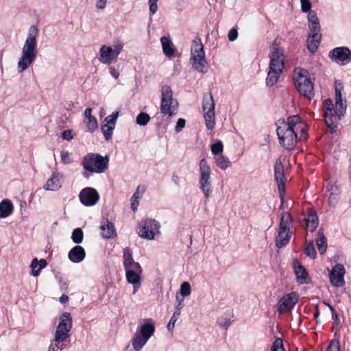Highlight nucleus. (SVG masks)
<instances>
[{
	"label": "nucleus",
	"mask_w": 351,
	"mask_h": 351,
	"mask_svg": "<svg viewBox=\"0 0 351 351\" xmlns=\"http://www.w3.org/2000/svg\"><path fill=\"white\" fill-rule=\"evenodd\" d=\"M301 137L307 138L306 126L298 115L290 116L287 121L277 125L276 133L280 145L287 150L293 149L298 142V132Z\"/></svg>",
	"instance_id": "f257e3e1"
},
{
	"label": "nucleus",
	"mask_w": 351,
	"mask_h": 351,
	"mask_svg": "<svg viewBox=\"0 0 351 351\" xmlns=\"http://www.w3.org/2000/svg\"><path fill=\"white\" fill-rule=\"evenodd\" d=\"M38 31L36 27L31 26L27 38L22 47L21 56L17 62V71L23 73L35 61L38 53L37 38Z\"/></svg>",
	"instance_id": "f03ea898"
},
{
	"label": "nucleus",
	"mask_w": 351,
	"mask_h": 351,
	"mask_svg": "<svg viewBox=\"0 0 351 351\" xmlns=\"http://www.w3.org/2000/svg\"><path fill=\"white\" fill-rule=\"evenodd\" d=\"M72 327V320L69 313H64L60 317L53 340L49 346L47 351H61L62 343L69 337V332Z\"/></svg>",
	"instance_id": "7ed1b4c3"
},
{
	"label": "nucleus",
	"mask_w": 351,
	"mask_h": 351,
	"mask_svg": "<svg viewBox=\"0 0 351 351\" xmlns=\"http://www.w3.org/2000/svg\"><path fill=\"white\" fill-rule=\"evenodd\" d=\"M308 75V73L306 70L302 69L298 73L296 74L295 73L293 80L299 93L311 100L314 97L315 93L313 84Z\"/></svg>",
	"instance_id": "20e7f679"
},
{
	"label": "nucleus",
	"mask_w": 351,
	"mask_h": 351,
	"mask_svg": "<svg viewBox=\"0 0 351 351\" xmlns=\"http://www.w3.org/2000/svg\"><path fill=\"white\" fill-rule=\"evenodd\" d=\"M161 103L160 112L164 115H168L169 117L177 114L178 103L173 99V93L171 88L168 85H164L161 88Z\"/></svg>",
	"instance_id": "39448f33"
},
{
	"label": "nucleus",
	"mask_w": 351,
	"mask_h": 351,
	"mask_svg": "<svg viewBox=\"0 0 351 351\" xmlns=\"http://www.w3.org/2000/svg\"><path fill=\"white\" fill-rule=\"evenodd\" d=\"M191 57L193 67L199 72L206 73L207 71V62L206 60L204 46L201 40H194L191 46Z\"/></svg>",
	"instance_id": "423d86ee"
},
{
	"label": "nucleus",
	"mask_w": 351,
	"mask_h": 351,
	"mask_svg": "<svg viewBox=\"0 0 351 351\" xmlns=\"http://www.w3.org/2000/svg\"><path fill=\"white\" fill-rule=\"evenodd\" d=\"M158 222L152 219H147L141 223V229L138 234L141 237L148 240L154 239L156 234L160 233Z\"/></svg>",
	"instance_id": "0eeeda50"
},
{
	"label": "nucleus",
	"mask_w": 351,
	"mask_h": 351,
	"mask_svg": "<svg viewBox=\"0 0 351 351\" xmlns=\"http://www.w3.org/2000/svg\"><path fill=\"white\" fill-rule=\"evenodd\" d=\"M199 170L201 173L199 184L205 197L208 199L210 192V168L206 159L203 158L199 162Z\"/></svg>",
	"instance_id": "6e6552de"
},
{
	"label": "nucleus",
	"mask_w": 351,
	"mask_h": 351,
	"mask_svg": "<svg viewBox=\"0 0 351 351\" xmlns=\"http://www.w3.org/2000/svg\"><path fill=\"white\" fill-rule=\"evenodd\" d=\"M328 58L340 65L351 62V51L347 47H337L330 51Z\"/></svg>",
	"instance_id": "1a4fd4ad"
},
{
	"label": "nucleus",
	"mask_w": 351,
	"mask_h": 351,
	"mask_svg": "<svg viewBox=\"0 0 351 351\" xmlns=\"http://www.w3.org/2000/svg\"><path fill=\"white\" fill-rule=\"evenodd\" d=\"M109 158L99 154H89V172L104 173L108 167Z\"/></svg>",
	"instance_id": "9d476101"
},
{
	"label": "nucleus",
	"mask_w": 351,
	"mask_h": 351,
	"mask_svg": "<svg viewBox=\"0 0 351 351\" xmlns=\"http://www.w3.org/2000/svg\"><path fill=\"white\" fill-rule=\"evenodd\" d=\"M274 176L278 184L280 197L283 200L285 195V181L284 165L280 158L277 159L274 166Z\"/></svg>",
	"instance_id": "9b49d317"
},
{
	"label": "nucleus",
	"mask_w": 351,
	"mask_h": 351,
	"mask_svg": "<svg viewBox=\"0 0 351 351\" xmlns=\"http://www.w3.org/2000/svg\"><path fill=\"white\" fill-rule=\"evenodd\" d=\"M299 295L296 292L285 295L278 303V312L282 314L291 311L298 302Z\"/></svg>",
	"instance_id": "f8f14e48"
},
{
	"label": "nucleus",
	"mask_w": 351,
	"mask_h": 351,
	"mask_svg": "<svg viewBox=\"0 0 351 351\" xmlns=\"http://www.w3.org/2000/svg\"><path fill=\"white\" fill-rule=\"evenodd\" d=\"M302 220L305 223L304 228L307 231L314 232L318 226L319 218L317 212L313 208H306L302 213Z\"/></svg>",
	"instance_id": "ddd939ff"
},
{
	"label": "nucleus",
	"mask_w": 351,
	"mask_h": 351,
	"mask_svg": "<svg viewBox=\"0 0 351 351\" xmlns=\"http://www.w3.org/2000/svg\"><path fill=\"white\" fill-rule=\"evenodd\" d=\"M346 269L343 265L336 264L330 272V280L332 286L335 287H342L344 283V275Z\"/></svg>",
	"instance_id": "4468645a"
},
{
	"label": "nucleus",
	"mask_w": 351,
	"mask_h": 351,
	"mask_svg": "<svg viewBox=\"0 0 351 351\" xmlns=\"http://www.w3.org/2000/svg\"><path fill=\"white\" fill-rule=\"evenodd\" d=\"M270 59L269 69L282 71L285 66L283 50L278 47H274Z\"/></svg>",
	"instance_id": "2eb2a0df"
},
{
	"label": "nucleus",
	"mask_w": 351,
	"mask_h": 351,
	"mask_svg": "<svg viewBox=\"0 0 351 351\" xmlns=\"http://www.w3.org/2000/svg\"><path fill=\"white\" fill-rule=\"evenodd\" d=\"M63 182V175L58 171H53L44 184L43 189L46 191H56L62 187Z\"/></svg>",
	"instance_id": "dca6fc26"
},
{
	"label": "nucleus",
	"mask_w": 351,
	"mask_h": 351,
	"mask_svg": "<svg viewBox=\"0 0 351 351\" xmlns=\"http://www.w3.org/2000/svg\"><path fill=\"white\" fill-rule=\"evenodd\" d=\"M125 271L127 281L133 285V293L134 294L141 287V276L143 272L141 266L140 270L130 269Z\"/></svg>",
	"instance_id": "f3484780"
},
{
	"label": "nucleus",
	"mask_w": 351,
	"mask_h": 351,
	"mask_svg": "<svg viewBox=\"0 0 351 351\" xmlns=\"http://www.w3.org/2000/svg\"><path fill=\"white\" fill-rule=\"evenodd\" d=\"M293 268L296 276L297 282L299 284H308L311 278L306 268L297 260L293 263Z\"/></svg>",
	"instance_id": "a211bd4d"
},
{
	"label": "nucleus",
	"mask_w": 351,
	"mask_h": 351,
	"mask_svg": "<svg viewBox=\"0 0 351 351\" xmlns=\"http://www.w3.org/2000/svg\"><path fill=\"white\" fill-rule=\"evenodd\" d=\"M339 86H341V88H339L337 84L335 86V110L338 116V119H340L341 117L344 115V113L346 110V101H343L341 95V84H339Z\"/></svg>",
	"instance_id": "6ab92c4d"
},
{
	"label": "nucleus",
	"mask_w": 351,
	"mask_h": 351,
	"mask_svg": "<svg viewBox=\"0 0 351 351\" xmlns=\"http://www.w3.org/2000/svg\"><path fill=\"white\" fill-rule=\"evenodd\" d=\"M123 258L125 270L130 269L140 270L141 265L138 263L134 261L132 257V251L130 247H127L123 250Z\"/></svg>",
	"instance_id": "aec40b11"
},
{
	"label": "nucleus",
	"mask_w": 351,
	"mask_h": 351,
	"mask_svg": "<svg viewBox=\"0 0 351 351\" xmlns=\"http://www.w3.org/2000/svg\"><path fill=\"white\" fill-rule=\"evenodd\" d=\"M100 229L104 238L112 239L117 235L114 225L107 218H102Z\"/></svg>",
	"instance_id": "412c9836"
},
{
	"label": "nucleus",
	"mask_w": 351,
	"mask_h": 351,
	"mask_svg": "<svg viewBox=\"0 0 351 351\" xmlns=\"http://www.w3.org/2000/svg\"><path fill=\"white\" fill-rule=\"evenodd\" d=\"M291 231L278 229V236L275 241L276 247L282 248L287 245L291 238Z\"/></svg>",
	"instance_id": "4be33fe9"
},
{
	"label": "nucleus",
	"mask_w": 351,
	"mask_h": 351,
	"mask_svg": "<svg viewBox=\"0 0 351 351\" xmlns=\"http://www.w3.org/2000/svg\"><path fill=\"white\" fill-rule=\"evenodd\" d=\"M324 121L327 127L330 129V133H334L337 130V125L336 122L337 121V114L336 110L330 111L323 113Z\"/></svg>",
	"instance_id": "5701e85b"
},
{
	"label": "nucleus",
	"mask_w": 351,
	"mask_h": 351,
	"mask_svg": "<svg viewBox=\"0 0 351 351\" xmlns=\"http://www.w3.org/2000/svg\"><path fill=\"white\" fill-rule=\"evenodd\" d=\"M308 29L310 34H321L319 19L315 11H311L308 15Z\"/></svg>",
	"instance_id": "b1692460"
},
{
	"label": "nucleus",
	"mask_w": 351,
	"mask_h": 351,
	"mask_svg": "<svg viewBox=\"0 0 351 351\" xmlns=\"http://www.w3.org/2000/svg\"><path fill=\"white\" fill-rule=\"evenodd\" d=\"M155 332L154 323L152 319H145V323L141 326L139 334L149 339Z\"/></svg>",
	"instance_id": "393cba45"
},
{
	"label": "nucleus",
	"mask_w": 351,
	"mask_h": 351,
	"mask_svg": "<svg viewBox=\"0 0 351 351\" xmlns=\"http://www.w3.org/2000/svg\"><path fill=\"white\" fill-rule=\"evenodd\" d=\"M86 256L84 249L80 246L76 245L72 248L69 252V258L73 263H80L84 260Z\"/></svg>",
	"instance_id": "a878e982"
},
{
	"label": "nucleus",
	"mask_w": 351,
	"mask_h": 351,
	"mask_svg": "<svg viewBox=\"0 0 351 351\" xmlns=\"http://www.w3.org/2000/svg\"><path fill=\"white\" fill-rule=\"evenodd\" d=\"M321 38V34H309L306 40V47L311 53H314L317 50Z\"/></svg>",
	"instance_id": "bb28decb"
},
{
	"label": "nucleus",
	"mask_w": 351,
	"mask_h": 351,
	"mask_svg": "<svg viewBox=\"0 0 351 351\" xmlns=\"http://www.w3.org/2000/svg\"><path fill=\"white\" fill-rule=\"evenodd\" d=\"M47 261L45 259L33 258L30 264L32 275L34 277L38 276L41 270L47 267Z\"/></svg>",
	"instance_id": "cd10ccee"
},
{
	"label": "nucleus",
	"mask_w": 351,
	"mask_h": 351,
	"mask_svg": "<svg viewBox=\"0 0 351 351\" xmlns=\"http://www.w3.org/2000/svg\"><path fill=\"white\" fill-rule=\"evenodd\" d=\"M13 212V205L10 200L5 199L0 202V219L9 217Z\"/></svg>",
	"instance_id": "c85d7f7f"
},
{
	"label": "nucleus",
	"mask_w": 351,
	"mask_h": 351,
	"mask_svg": "<svg viewBox=\"0 0 351 351\" xmlns=\"http://www.w3.org/2000/svg\"><path fill=\"white\" fill-rule=\"evenodd\" d=\"M293 227V219L291 214L288 212L282 213L280 221L279 223V229L291 231Z\"/></svg>",
	"instance_id": "c756f323"
},
{
	"label": "nucleus",
	"mask_w": 351,
	"mask_h": 351,
	"mask_svg": "<svg viewBox=\"0 0 351 351\" xmlns=\"http://www.w3.org/2000/svg\"><path fill=\"white\" fill-rule=\"evenodd\" d=\"M202 110L203 112H215V102L210 92L203 96Z\"/></svg>",
	"instance_id": "7c9ffc66"
},
{
	"label": "nucleus",
	"mask_w": 351,
	"mask_h": 351,
	"mask_svg": "<svg viewBox=\"0 0 351 351\" xmlns=\"http://www.w3.org/2000/svg\"><path fill=\"white\" fill-rule=\"evenodd\" d=\"M160 42L165 56L169 58L173 56L175 50L171 41L168 38L163 36L160 38Z\"/></svg>",
	"instance_id": "2f4dec72"
},
{
	"label": "nucleus",
	"mask_w": 351,
	"mask_h": 351,
	"mask_svg": "<svg viewBox=\"0 0 351 351\" xmlns=\"http://www.w3.org/2000/svg\"><path fill=\"white\" fill-rule=\"evenodd\" d=\"M282 71H278L277 69H269L267 76L266 78V84L267 86H273L276 84L280 77V75Z\"/></svg>",
	"instance_id": "473e14b6"
},
{
	"label": "nucleus",
	"mask_w": 351,
	"mask_h": 351,
	"mask_svg": "<svg viewBox=\"0 0 351 351\" xmlns=\"http://www.w3.org/2000/svg\"><path fill=\"white\" fill-rule=\"evenodd\" d=\"M319 238L316 240V245L320 254H324L327 250V239L324 236L323 231L318 230Z\"/></svg>",
	"instance_id": "72a5a7b5"
},
{
	"label": "nucleus",
	"mask_w": 351,
	"mask_h": 351,
	"mask_svg": "<svg viewBox=\"0 0 351 351\" xmlns=\"http://www.w3.org/2000/svg\"><path fill=\"white\" fill-rule=\"evenodd\" d=\"M148 339L147 338H145L143 335L136 332L132 339L134 351H139L145 345Z\"/></svg>",
	"instance_id": "f704fd0d"
},
{
	"label": "nucleus",
	"mask_w": 351,
	"mask_h": 351,
	"mask_svg": "<svg viewBox=\"0 0 351 351\" xmlns=\"http://www.w3.org/2000/svg\"><path fill=\"white\" fill-rule=\"evenodd\" d=\"M100 53L106 63L110 64L116 58L111 47L103 46L100 49Z\"/></svg>",
	"instance_id": "c9c22d12"
},
{
	"label": "nucleus",
	"mask_w": 351,
	"mask_h": 351,
	"mask_svg": "<svg viewBox=\"0 0 351 351\" xmlns=\"http://www.w3.org/2000/svg\"><path fill=\"white\" fill-rule=\"evenodd\" d=\"M145 191V186H138L132 195V203H131V208L133 210L134 212L136 211L137 209V207L138 206V199L141 198L143 193Z\"/></svg>",
	"instance_id": "e433bc0d"
},
{
	"label": "nucleus",
	"mask_w": 351,
	"mask_h": 351,
	"mask_svg": "<svg viewBox=\"0 0 351 351\" xmlns=\"http://www.w3.org/2000/svg\"><path fill=\"white\" fill-rule=\"evenodd\" d=\"M203 113L207 129L212 130L215 126V112H206Z\"/></svg>",
	"instance_id": "4c0bfd02"
},
{
	"label": "nucleus",
	"mask_w": 351,
	"mask_h": 351,
	"mask_svg": "<svg viewBox=\"0 0 351 351\" xmlns=\"http://www.w3.org/2000/svg\"><path fill=\"white\" fill-rule=\"evenodd\" d=\"M215 160L217 166L221 169L225 170L231 165L229 159L223 155L216 156Z\"/></svg>",
	"instance_id": "58836bf2"
},
{
	"label": "nucleus",
	"mask_w": 351,
	"mask_h": 351,
	"mask_svg": "<svg viewBox=\"0 0 351 351\" xmlns=\"http://www.w3.org/2000/svg\"><path fill=\"white\" fill-rule=\"evenodd\" d=\"M150 119V116L147 113L141 112L137 115L136 123L141 126H145L149 122Z\"/></svg>",
	"instance_id": "ea45409f"
},
{
	"label": "nucleus",
	"mask_w": 351,
	"mask_h": 351,
	"mask_svg": "<svg viewBox=\"0 0 351 351\" xmlns=\"http://www.w3.org/2000/svg\"><path fill=\"white\" fill-rule=\"evenodd\" d=\"M114 128V125H111L107 123L101 125V130L106 141H109L112 138Z\"/></svg>",
	"instance_id": "a19ab883"
},
{
	"label": "nucleus",
	"mask_w": 351,
	"mask_h": 351,
	"mask_svg": "<svg viewBox=\"0 0 351 351\" xmlns=\"http://www.w3.org/2000/svg\"><path fill=\"white\" fill-rule=\"evenodd\" d=\"M99 200V195L95 189L89 187V206L95 205Z\"/></svg>",
	"instance_id": "79ce46f5"
},
{
	"label": "nucleus",
	"mask_w": 351,
	"mask_h": 351,
	"mask_svg": "<svg viewBox=\"0 0 351 351\" xmlns=\"http://www.w3.org/2000/svg\"><path fill=\"white\" fill-rule=\"evenodd\" d=\"M304 251L305 254L310 258H315L316 257L317 252L313 241H311L306 243Z\"/></svg>",
	"instance_id": "37998d69"
},
{
	"label": "nucleus",
	"mask_w": 351,
	"mask_h": 351,
	"mask_svg": "<svg viewBox=\"0 0 351 351\" xmlns=\"http://www.w3.org/2000/svg\"><path fill=\"white\" fill-rule=\"evenodd\" d=\"M210 149L212 154L215 156L221 155L223 150V145L221 141H218L216 143L211 145Z\"/></svg>",
	"instance_id": "c03bdc74"
},
{
	"label": "nucleus",
	"mask_w": 351,
	"mask_h": 351,
	"mask_svg": "<svg viewBox=\"0 0 351 351\" xmlns=\"http://www.w3.org/2000/svg\"><path fill=\"white\" fill-rule=\"evenodd\" d=\"M83 232L80 228H75L72 233L71 239L75 243H80L83 240Z\"/></svg>",
	"instance_id": "a18cd8bd"
},
{
	"label": "nucleus",
	"mask_w": 351,
	"mask_h": 351,
	"mask_svg": "<svg viewBox=\"0 0 351 351\" xmlns=\"http://www.w3.org/2000/svg\"><path fill=\"white\" fill-rule=\"evenodd\" d=\"M180 315V312L179 311V308H178V310H176L172 315V317L170 319L169 322L167 324V329L169 331H172L173 328H174L175 324L178 319V317Z\"/></svg>",
	"instance_id": "49530a36"
},
{
	"label": "nucleus",
	"mask_w": 351,
	"mask_h": 351,
	"mask_svg": "<svg viewBox=\"0 0 351 351\" xmlns=\"http://www.w3.org/2000/svg\"><path fill=\"white\" fill-rule=\"evenodd\" d=\"M271 350V351H285L282 339L281 338H276L272 344Z\"/></svg>",
	"instance_id": "de8ad7c7"
},
{
	"label": "nucleus",
	"mask_w": 351,
	"mask_h": 351,
	"mask_svg": "<svg viewBox=\"0 0 351 351\" xmlns=\"http://www.w3.org/2000/svg\"><path fill=\"white\" fill-rule=\"evenodd\" d=\"M180 294L183 296H189L191 293V285L188 282H184L180 286Z\"/></svg>",
	"instance_id": "09e8293b"
},
{
	"label": "nucleus",
	"mask_w": 351,
	"mask_h": 351,
	"mask_svg": "<svg viewBox=\"0 0 351 351\" xmlns=\"http://www.w3.org/2000/svg\"><path fill=\"white\" fill-rule=\"evenodd\" d=\"M322 108L323 113L335 110L333 108L332 101L330 99H326L323 101Z\"/></svg>",
	"instance_id": "8fccbe9b"
},
{
	"label": "nucleus",
	"mask_w": 351,
	"mask_h": 351,
	"mask_svg": "<svg viewBox=\"0 0 351 351\" xmlns=\"http://www.w3.org/2000/svg\"><path fill=\"white\" fill-rule=\"evenodd\" d=\"M326 192L328 193V195H333L335 197V195H339V189L338 186L335 184H328L326 186Z\"/></svg>",
	"instance_id": "3c124183"
},
{
	"label": "nucleus",
	"mask_w": 351,
	"mask_h": 351,
	"mask_svg": "<svg viewBox=\"0 0 351 351\" xmlns=\"http://www.w3.org/2000/svg\"><path fill=\"white\" fill-rule=\"evenodd\" d=\"M118 116L119 112L116 111L112 112L110 115L108 116L105 119V121L106 122V123L114 126Z\"/></svg>",
	"instance_id": "603ef678"
},
{
	"label": "nucleus",
	"mask_w": 351,
	"mask_h": 351,
	"mask_svg": "<svg viewBox=\"0 0 351 351\" xmlns=\"http://www.w3.org/2000/svg\"><path fill=\"white\" fill-rule=\"evenodd\" d=\"M301 10L303 12H310L311 9V3L309 0H300Z\"/></svg>",
	"instance_id": "864d4df0"
},
{
	"label": "nucleus",
	"mask_w": 351,
	"mask_h": 351,
	"mask_svg": "<svg viewBox=\"0 0 351 351\" xmlns=\"http://www.w3.org/2000/svg\"><path fill=\"white\" fill-rule=\"evenodd\" d=\"M80 199L81 202L84 206H88V188H84L82 189L80 193Z\"/></svg>",
	"instance_id": "5fc2aeb1"
},
{
	"label": "nucleus",
	"mask_w": 351,
	"mask_h": 351,
	"mask_svg": "<svg viewBox=\"0 0 351 351\" xmlns=\"http://www.w3.org/2000/svg\"><path fill=\"white\" fill-rule=\"evenodd\" d=\"M61 160L64 164H69L71 162L70 154L67 151H62L60 153Z\"/></svg>",
	"instance_id": "6e6d98bb"
},
{
	"label": "nucleus",
	"mask_w": 351,
	"mask_h": 351,
	"mask_svg": "<svg viewBox=\"0 0 351 351\" xmlns=\"http://www.w3.org/2000/svg\"><path fill=\"white\" fill-rule=\"evenodd\" d=\"M61 137L64 140L71 141L73 138V131L72 130H64L61 133Z\"/></svg>",
	"instance_id": "4d7b16f0"
},
{
	"label": "nucleus",
	"mask_w": 351,
	"mask_h": 351,
	"mask_svg": "<svg viewBox=\"0 0 351 351\" xmlns=\"http://www.w3.org/2000/svg\"><path fill=\"white\" fill-rule=\"evenodd\" d=\"M326 351H340L339 342L338 341H332L328 346Z\"/></svg>",
	"instance_id": "13d9d810"
},
{
	"label": "nucleus",
	"mask_w": 351,
	"mask_h": 351,
	"mask_svg": "<svg viewBox=\"0 0 351 351\" xmlns=\"http://www.w3.org/2000/svg\"><path fill=\"white\" fill-rule=\"evenodd\" d=\"M158 0H149V13L154 15L158 10L157 2Z\"/></svg>",
	"instance_id": "bf43d9fd"
},
{
	"label": "nucleus",
	"mask_w": 351,
	"mask_h": 351,
	"mask_svg": "<svg viewBox=\"0 0 351 351\" xmlns=\"http://www.w3.org/2000/svg\"><path fill=\"white\" fill-rule=\"evenodd\" d=\"M97 127V122L95 117L91 115V109L89 108V130H94Z\"/></svg>",
	"instance_id": "052dcab7"
},
{
	"label": "nucleus",
	"mask_w": 351,
	"mask_h": 351,
	"mask_svg": "<svg viewBox=\"0 0 351 351\" xmlns=\"http://www.w3.org/2000/svg\"><path fill=\"white\" fill-rule=\"evenodd\" d=\"M325 304L329 307V308L332 313V318L333 321L336 323V324H339V319L338 317V315L336 313L335 308L330 304H328V303H325Z\"/></svg>",
	"instance_id": "680f3d73"
},
{
	"label": "nucleus",
	"mask_w": 351,
	"mask_h": 351,
	"mask_svg": "<svg viewBox=\"0 0 351 351\" xmlns=\"http://www.w3.org/2000/svg\"><path fill=\"white\" fill-rule=\"evenodd\" d=\"M185 123H186V121L184 119L180 118L177 121L176 128H175V130L177 132H180L184 128Z\"/></svg>",
	"instance_id": "e2e57ef3"
},
{
	"label": "nucleus",
	"mask_w": 351,
	"mask_h": 351,
	"mask_svg": "<svg viewBox=\"0 0 351 351\" xmlns=\"http://www.w3.org/2000/svg\"><path fill=\"white\" fill-rule=\"evenodd\" d=\"M238 37V32L235 28H232L228 33V39L230 41L235 40Z\"/></svg>",
	"instance_id": "0e129e2a"
},
{
	"label": "nucleus",
	"mask_w": 351,
	"mask_h": 351,
	"mask_svg": "<svg viewBox=\"0 0 351 351\" xmlns=\"http://www.w3.org/2000/svg\"><path fill=\"white\" fill-rule=\"evenodd\" d=\"M219 323L221 327L227 329L231 324V321L230 319L221 317Z\"/></svg>",
	"instance_id": "69168bd1"
},
{
	"label": "nucleus",
	"mask_w": 351,
	"mask_h": 351,
	"mask_svg": "<svg viewBox=\"0 0 351 351\" xmlns=\"http://www.w3.org/2000/svg\"><path fill=\"white\" fill-rule=\"evenodd\" d=\"M107 3V0H97L96 3V8L99 10H103L105 8Z\"/></svg>",
	"instance_id": "338daca9"
},
{
	"label": "nucleus",
	"mask_w": 351,
	"mask_h": 351,
	"mask_svg": "<svg viewBox=\"0 0 351 351\" xmlns=\"http://www.w3.org/2000/svg\"><path fill=\"white\" fill-rule=\"evenodd\" d=\"M338 196L335 195V197L333 195H328V202L330 205L335 206L338 200Z\"/></svg>",
	"instance_id": "774afa93"
}]
</instances>
